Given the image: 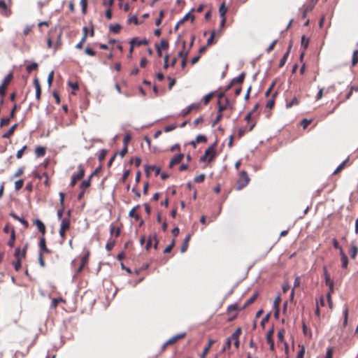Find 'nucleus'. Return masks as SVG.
I'll return each mask as SVG.
<instances>
[{"mask_svg":"<svg viewBox=\"0 0 358 358\" xmlns=\"http://www.w3.org/2000/svg\"><path fill=\"white\" fill-rule=\"evenodd\" d=\"M217 142L215 141L211 145H210L205 151L204 155L201 157L200 162H211L217 156L216 148Z\"/></svg>","mask_w":358,"mask_h":358,"instance_id":"f257e3e1","label":"nucleus"},{"mask_svg":"<svg viewBox=\"0 0 358 358\" xmlns=\"http://www.w3.org/2000/svg\"><path fill=\"white\" fill-rule=\"evenodd\" d=\"M250 179L245 171H241L239 173L238 179L237 180L236 189L240 190L244 188L250 182Z\"/></svg>","mask_w":358,"mask_h":358,"instance_id":"f03ea898","label":"nucleus"},{"mask_svg":"<svg viewBox=\"0 0 358 358\" xmlns=\"http://www.w3.org/2000/svg\"><path fill=\"white\" fill-rule=\"evenodd\" d=\"M71 225V222L69 217H64L62 219L60 223V228L59 231V234L60 238L62 241H64L66 238V231L69 229Z\"/></svg>","mask_w":358,"mask_h":358,"instance_id":"7ed1b4c3","label":"nucleus"},{"mask_svg":"<svg viewBox=\"0 0 358 358\" xmlns=\"http://www.w3.org/2000/svg\"><path fill=\"white\" fill-rule=\"evenodd\" d=\"M78 172L77 173H73L72 176L71 181L70 183L71 187H74L76 182L82 179L85 176V169L82 164H80L78 166Z\"/></svg>","mask_w":358,"mask_h":358,"instance_id":"20e7f679","label":"nucleus"},{"mask_svg":"<svg viewBox=\"0 0 358 358\" xmlns=\"http://www.w3.org/2000/svg\"><path fill=\"white\" fill-rule=\"evenodd\" d=\"M13 79V74L9 73L7 75L3 80V83L0 85V96L3 97L6 94V88L9 85L10 83Z\"/></svg>","mask_w":358,"mask_h":358,"instance_id":"39448f33","label":"nucleus"},{"mask_svg":"<svg viewBox=\"0 0 358 358\" xmlns=\"http://www.w3.org/2000/svg\"><path fill=\"white\" fill-rule=\"evenodd\" d=\"M27 250V244H26L23 249L21 250L20 248H16L15 250L14 257L16 260L22 261L25 258Z\"/></svg>","mask_w":358,"mask_h":358,"instance_id":"423d86ee","label":"nucleus"},{"mask_svg":"<svg viewBox=\"0 0 358 358\" xmlns=\"http://www.w3.org/2000/svg\"><path fill=\"white\" fill-rule=\"evenodd\" d=\"M245 77V73L243 72L238 77L233 78L230 84L227 87L226 91L229 90L236 84H241L244 81Z\"/></svg>","mask_w":358,"mask_h":358,"instance_id":"0eeeda50","label":"nucleus"},{"mask_svg":"<svg viewBox=\"0 0 358 358\" xmlns=\"http://www.w3.org/2000/svg\"><path fill=\"white\" fill-rule=\"evenodd\" d=\"M224 104H222L220 101H218V113H222L227 108L233 110V105L229 103L228 98H224Z\"/></svg>","mask_w":358,"mask_h":358,"instance_id":"6e6552de","label":"nucleus"},{"mask_svg":"<svg viewBox=\"0 0 358 358\" xmlns=\"http://www.w3.org/2000/svg\"><path fill=\"white\" fill-rule=\"evenodd\" d=\"M273 329L272 328L266 333V342L270 346V350L273 352L275 350L274 341L273 339Z\"/></svg>","mask_w":358,"mask_h":358,"instance_id":"1a4fd4ad","label":"nucleus"},{"mask_svg":"<svg viewBox=\"0 0 358 358\" xmlns=\"http://www.w3.org/2000/svg\"><path fill=\"white\" fill-rule=\"evenodd\" d=\"M33 84L36 89V99H37L38 101H39L41 99L42 90H41V85L39 83V80L37 77H36L34 78Z\"/></svg>","mask_w":358,"mask_h":358,"instance_id":"9d476101","label":"nucleus"},{"mask_svg":"<svg viewBox=\"0 0 358 358\" xmlns=\"http://www.w3.org/2000/svg\"><path fill=\"white\" fill-rule=\"evenodd\" d=\"M241 334V328L238 327L236 330L232 334L231 336V341H234V345L236 348L239 347V336Z\"/></svg>","mask_w":358,"mask_h":358,"instance_id":"9b49d317","label":"nucleus"},{"mask_svg":"<svg viewBox=\"0 0 358 358\" xmlns=\"http://www.w3.org/2000/svg\"><path fill=\"white\" fill-rule=\"evenodd\" d=\"M34 224L36 226L38 230L41 233L42 237H45V234L46 233V227L43 222L41 220L36 219L34 221Z\"/></svg>","mask_w":358,"mask_h":358,"instance_id":"f8f14e48","label":"nucleus"},{"mask_svg":"<svg viewBox=\"0 0 358 358\" xmlns=\"http://www.w3.org/2000/svg\"><path fill=\"white\" fill-rule=\"evenodd\" d=\"M186 336V333L182 332L178 334L175 335L174 336L171 337L170 339H169L166 342V345H173L175 343H176L178 340L182 339Z\"/></svg>","mask_w":358,"mask_h":358,"instance_id":"ddd939ff","label":"nucleus"},{"mask_svg":"<svg viewBox=\"0 0 358 358\" xmlns=\"http://www.w3.org/2000/svg\"><path fill=\"white\" fill-rule=\"evenodd\" d=\"M39 248L41 254L47 253L50 254L51 250L46 247V241L45 237H41L39 241Z\"/></svg>","mask_w":358,"mask_h":358,"instance_id":"4468645a","label":"nucleus"},{"mask_svg":"<svg viewBox=\"0 0 358 358\" xmlns=\"http://www.w3.org/2000/svg\"><path fill=\"white\" fill-rule=\"evenodd\" d=\"M83 36L81 38L80 41L76 45V48L77 49H82L83 48L84 43L86 42L87 37V33H88V29L87 27H84L83 28Z\"/></svg>","mask_w":358,"mask_h":358,"instance_id":"2eb2a0df","label":"nucleus"},{"mask_svg":"<svg viewBox=\"0 0 358 358\" xmlns=\"http://www.w3.org/2000/svg\"><path fill=\"white\" fill-rule=\"evenodd\" d=\"M184 155L183 154H178L175 155L171 160L169 163V167L172 168L176 164H179L183 159Z\"/></svg>","mask_w":358,"mask_h":358,"instance_id":"dca6fc26","label":"nucleus"},{"mask_svg":"<svg viewBox=\"0 0 358 358\" xmlns=\"http://www.w3.org/2000/svg\"><path fill=\"white\" fill-rule=\"evenodd\" d=\"M16 239L15 230L14 227H12L10 229V238L7 243L8 246L10 248H13L15 245V242Z\"/></svg>","mask_w":358,"mask_h":358,"instance_id":"f3484780","label":"nucleus"},{"mask_svg":"<svg viewBox=\"0 0 358 358\" xmlns=\"http://www.w3.org/2000/svg\"><path fill=\"white\" fill-rule=\"evenodd\" d=\"M341 266L343 268H346L348 265V258L345 253L343 252V250H341Z\"/></svg>","mask_w":358,"mask_h":358,"instance_id":"a211bd4d","label":"nucleus"},{"mask_svg":"<svg viewBox=\"0 0 358 358\" xmlns=\"http://www.w3.org/2000/svg\"><path fill=\"white\" fill-rule=\"evenodd\" d=\"M300 103V99L295 96L290 101H286V108H291L293 106H298Z\"/></svg>","mask_w":358,"mask_h":358,"instance_id":"6ab92c4d","label":"nucleus"},{"mask_svg":"<svg viewBox=\"0 0 358 358\" xmlns=\"http://www.w3.org/2000/svg\"><path fill=\"white\" fill-rule=\"evenodd\" d=\"M130 43H132V45H134L135 46H140L142 45H145L148 44V41L145 38L140 40L138 38H134L130 41Z\"/></svg>","mask_w":358,"mask_h":358,"instance_id":"aec40b11","label":"nucleus"},{"mask_svg":"<svg viewBox=\"0 0 358 358\" xmlns=\"http://www.w3.org/2000/svg\"><path fill=\"white\" fill-rule=\"evenodd\" d=\"M190 238H191V234H189L185 238L183 243L181 245V248H180L181 252H185L187 250Z\"/></svg>","mask_w":358,"mask_h":358,"instance_id":"412c9836","label":"nucleus"},{"mask_svg":"<svg viewBox=\"0 0 358 358\" xmlns=\"http://www.w3.org/2000/svg\"><path fill=\"white\" fill-rule=\"evenodd\" d=\"M349 253L352 259H355L356 258L357 255L358 253V248L356 245H355L353 242L351 243V246L349 250Z\"/></svg>","mask_w":358,"mask_h":358,"instance_id":"4be33fe9","label":"nucleus"},{"mask_svg":"<svg viewBox=\"0 0 358 358\" xmlns=\"http://www.w3.org/2000/svg\"><path fill=\"white\" fill-rule=\"evenodd\" d=\"M17 124H14L9 129V130L7 132H6L5 134H3L2 135V138H10L13 135V134H14L15 129H17Z\"/></svg>","mask_w":358,"mask_h":358,"instance_id":"5701e85b","label":"nucleus"},{"mask_svg":"<svg viewBox=\"0 0 358 358\" xmlns=\"http://www.w3.org/2000/svg\"><path fill=\"white\" fill-rule=\"evenodd\" d=\"M215 343V341L213 340V339H209L208 340V345L204 348L203 350V353H202V355H201V358H205L206 356L207 355V354L208 353L210 348L212 347V345Z\"/></svg>","mask_w":358,"mask_h":358,"instance_id":"b1692460","label":"nucleus"},{"mask_svg":"<svg viewBox=\"0 0 358 358\" xmlns=\"http://www.w3.org/2000/svg\"><path fill=\"white\" fill-rule=\"evenodd\" d=\"M10 215L12 217H13L15 220H17V221L20 222L24 225V227L25 228H27V227H29V223H28V222H27L26 220H24V218H21V217H20L18 215H16L15 213H10Z\"/></svg>","mask_w":358,"mask_h":358,"instance_id":"393cba45","label":"nucleus"},{"mask_svg":"<svg viewBox=\"0 0 358 358\" xmlns=\"http://www.w3.org/2000/svg\"><path fill=\"white\" fill-rule=\"evenodd\" d=\"M278 92H275L273 94L272 97L267 101L266 107L272 109L275 105V99L277 96Z\"/></svg>","mask_w":358,"mask_h":358,"instance_id":"a878e982","label":"nucleus"},{"mask_svg":"<svg viewBox=\"0 0 358 358\" xmlns=\"http://www.w3.org/2000/svg\"><path fill=\"white\" fill-rule=\"evenodd\" d=\"M324 280H325L326 285L328 286V287H329V292H334V280L331 278H326V279H324Z\"/></svg>","mask_w":358,"mask_h":358,"instance_id":"bb28decb","label":"nucleus"},{"mask_svg":"<svg viewBox=\"0 0 358 358\" xmlns=\"http://www.w3.org/2000/svg\"><path fill=\"white\" fill-rule=\"evenodd\" d=\"M349 161V158H347L344 162H343L334 171L333 174L334 175H337L343 169H345V167L346 166V164L348 163V162Z\"/></svg>","mask_w":358,"mask_h":358,"instance_id":"cd10ccee","label":"nucleus"},{"mask_svg":"<svg viewBox=\"0 0 358 358\" xmlns=\"http://www.w3.org/2000/svg\"><path fill=\"white\" fill-rule=\"evenodd\" d=\"M348 313H349V308L347 306H345V308L343 310V327L345 328L348 324Z\"/></svg>","mask_w":358,"mask_h":358,"instance_id":"c85d7f7f","label":"nucleus"},{"mask_svg":"<svg viewBox=\"0 0 358 358\" xmlns=\"http://www.w3.org/2000/svg\"><path fill=\"white\" fill-rule=\"evenodd\" d=\"M35 154L38 157H43L45 155V148L41 146L36 148Z\"/></svg>","mask_w":358,"mask_h":358,"instance_id":"c756f323","label":"nucleus"},{"mask_svg":"<svg viewBox=\"0 0 358 358\" xmlns=\"http://www.w3.org/2000/svg\"><path fill=\"white\" fill-rule=\"evenodd\" d=\"M257 296H258L257 293H255L250 299H248L245 301V303L243 307V309L248 307V306L251 305L252 303H253L255 302V301L257 299Z\"/></svg>","mask_w":358,"mask_h":358,"instance_id":"7c9ffc66","label":"nucleus"},{"mask_svg":"<svg viewBox=\"0 0 358 358\" xmlns=\"http://www.w3.org/2000/svg\"><path fill=\"white\" fill-rule=\"evenodd\" d=\"M227 10V7L225 6L224 2H223L219 8V13L221 17H225Z\"/></svg>","mask_w":358,"mask_h":358,"instance_id":"2f4dec72","label":"nucleus"},{"mask_svg":"<svg viewBox=\"0 0 358 358\" xmlns=\"http://www.w3.org/2000/svg\"><path fill=\"white\" fill-rule=\"evenodd\" d=\"M60 302H65V300L63 299L62 297H59V298H54L52 300V303H51V307L52 308H56L58 306V303H60Z\"/></svg>","mask_w":358,"mask_h":358,"instance_id":"473e14b6","label":"nucleus"},{"mask_svg":"<svg viewBox=\"0 0 358 358\" xmlns=\"http://www.w3.org/2000/svg\"><path fill=\"white\" fill-rule=\"evenodd\" d=\"M109 29L110 31L113 32L114 34H117L120 32V31L121 29V26L119 24H110L109 26Z\"/></svg>","mask_w":358,"mask_h":358,"instance_id":"72a5a7b5","label":"nucleus"},{"mask_svg":"<svg viewBox=\"0 0 358 358\" xmlns=\"http://www.w3.org/2000/svg\"><path fill=\"white\" fill-rule=\"evenodd\" d=\"M91 184V179L88 178L87 180H83L80 185V187L82 190L85 191L87 188H88L90 186Z\"/></svg>","mask_w":358,"mask_h":358,"instance_id":"f704fd0d","label":"nucleus"},{"mask_svg":"<svg viewBox=\"0 0 358 358\" xmlns=\"http://www.w3.org/2000/svg\"><path fill=\"white\" fill-rule=\"evenodd\" d=\"M358 63V49H356L353 51L352 59V66H355Z\"/></svg>","mask_w":358,"mask_h":358,"instance_id":"c9c22d12","label":"nucleus"},{"mask_svg":"<svg viewBox=\"0 0 358 358\" xmlns=\"http://www.w3.org/2000/svg\"><path fill=\"white\" fill-rule=\"evenodd\" d=\"M195 142H197V143H205L207 142V137L203 134H199L196 137Z\"/></svg>","mask_w":358,"mask_h":358,"instance_id":"e433bc0d","label":"nucleus"},{"mask_svg":"<svg viewBox=\"0 0 358 358\" xmlns=\"http://www.w3.org/2000/svg\"><path fill=\"white\" fill-rule=\"evenodd\" d=\"M303 333L305 336H308L310 338L312 337V331L310 329L308 328L304 322H303Z\"/></svg>","mask_w":358,"mask_h":358,"instance_id":"4c0bfd02","label":"nucleus"},{"mask_svg":"<svg viewBox=\"0 0 358 358\" xmlns=\"http://www.w3.org/2000/svg\"><path fill=\"white\" fill-rule=\"evenodd\" d=\"M280 301V299L279 296L276 297L275 299L274 300L273 303H274L275 308H276L275 312V317H278V314H279L278 305H279Z\"/></svg>","mask_w":358,"mask_h":358,"instance_id":"58836bf2","label":"nucleus"},{"mask_svg":"<svg viewBox=\"0 0 358 358\" xmlns=\"http://www.w3.org/2000/svg\"><path fill=\"white\" fill-rule=\"evenodd\" d=\"M23 185H24V180L23 179H20V180H17L15 182V189L16 191H19L20 189H22V187H23Z\"/></svg>","mask_w":358,"mask_h":358,"instance_id":"ea45409f","label":"nucleus"},{"mask_svg":"<svg viewBox=\"0 0 358 358\" xmlns=\"http://www.w3.org/2000/svg\"><path fill=\"white\" fill-rule=\"evenodd\" d=\"M213 93L211 92V93H209L208 94H206V96H203V103L204 105H207L210 101L211 100V99L213 98Z\"/></svg>","mask_w":358,"mask_h":358,"instance_id":"a19ab883","label":"nucleus"},{"mask_svg":"<svg viewBox=\"0 0 358 358\" xmlns=\"http://www.w3.org/2000/svg\"><path fill=\"white\" fill-rule=\"evenodd\" d=\"M215 35V31H213L211 32L210 36L207 40V45L208 46H210V45H213V43H216V41H215V40H214Z\"/></svg>","mask_w":358,"mask_h":358,"instance_id":"79ce46f5","label":"nucleus"},{"mask_svg":"<svg viewBox=\"0 0 358 358\" xmlns=\"http://www.w3.org/2000/svg\"><path fill=\"white\" fill-rule=\"evenodd\" d=\"M38 69V64L36 62L31 63L30 65L27 66L26 69L27 71L30 73L32 71L37 70Z\"/></svg>","mask_w":358,"mask_h":358,"instance_id":"37998d69","label":"nucleus"},{"mask_svg":"<svg viewBox=\"0 0 358 358\" xmlns=\"http://www.w3.org/2000/svg\"><path fill=\"white\" fill-rule=\"evenodd\" d=\"M110 234L112 235H115V237H118L120 234V229L117 227H115L114 226L110 227Z\"/></svg>","mask_w":358,"mask_h":358,"instance_id":"c03bdc74","label":"nucleus"},{"mask_svg":"<svg viewBox=\"0 0 358 358\" xmlns=\"http://www.w3.org/2000/svg\"><path fill=\"white\" fill-rule=\"evenodd\" d=\"M149 170L155 171V175L157 176L160 173L161 169L155 166H150L145 169V171L148 173Z\"/></svg>","mask_w":358,"mask_h":358,"instance_id":"a18cd8bd","label":"nucleus"},{"mask_svg":"<svg viewBox=\"0 0 358 358\" xmlns=\"http://www.w3.org/2000/svg\"><path fill=\"white\" fill-rule=\"evenodd\" d=\"M175 243H176V241L174 239H173L171 243L168 246H166V248L164 249V253H165V254L169 253L173 248Z\"/></svg>","mask_w":358,"mask_h":358,"instance_id":"49530a36","label":"nucleus"},{"mask_svg":"<svg viewBox=\"0 0 358 358\" xmlns=\"http://www.w3.org/2000/svg\"><path fill=\"white\" fill-rule=\"evenodd\" d=\"M301 43V46L304 49H306L309 44V39L308 38H306L305 36H302Z\"/></svg>","mask_w":358,"mask_h":358,"instance_id":"de8ad7c7","label":"nucleus"},{"mask_svg":"<svg viewBox=\"0 0 358 358\" xmlns=\"http://www.w3.org/2000/svg\"><path fill=\"white\" fill-rule=\"evenodd\" d=\"M10 119H11L10 117L1 118V122H0V127H3L8 125V124L10 123Z\"/></svg>","mask_w":358,"mask_h":358,"instance_id":"09e8293b","label":"nucleus"},{"mask_svg":"<svg viewBox=\"0 0 358 358\" xmlns=\"http://www.w3.org/2000/svg\"><path fill=\"white\" fill-rule=\"evenodd\" d=\"M206 176L204 173H201L194 178L195 182L200 183L204 181Z\"/></svg>","mask_w":358,"mask_h":358,"instance_id":"8fccbe9b","label":"nucleus"},{"mask_svg":"<svg viewBox=\"0 0 358 358\" xmlns=\"http://www.w3.org/2000/svg\"><path fill=\"white\" fill-rule=\"evenodd\" d=\"M107 152H108L107 150H105V149L101 150L100 151V153H99V155L98 156V159H99V162H101L102 161L104 160V159H105V157H106V156L107 155Z\"/></svg>","mask_w":358,"mask_h":358,"instance_id":"3c124183","label":"nucleus"},{"mask_svg":"<svg viewBox=\"0 0 358 358\" xmlns=\"http://www.w3.org/2000/svg\"><path fill=\"white\" fill-rule=\"evenodd\" d=\"M312 120L303 119L301 122V125L303 129H306L308 127V125L312 123Z\"/></svg>","mask_w":358,"mask_h":358,"instance_id":"603ef678","label":"nucleus"},{"mask_svg":"<svg viewBox=\"0 0 358 358\" xmlns=\"http://www.w3.org/2000/svg\"><path fill=\"white\" fill-rule=\"evenodd\" d=\"M188 19H191V21L193 22L194 20V15H191L190 13L186 14L183 18L180 21V23H183Z\"/></svg>","mask_w":358,"mask_h":358,"instance_id":"864d4df0","label":"nucleus"},{"mask_svg":"<svg viewBox=\"0 0 358 358\" xmlns=\"http://www.w3.org/2000/svg\"><path fill=\"white\" fill-rule=\"evenodd\" d=\"M85 52L86 55H89V56H95L96 55V52L92 49L90 47L87 46L85 50Z\"/></svg>","mask_w":358,"mask_h":358,"instance_id":"5fc2aeb1","label":"nucleus"},{"mask_svg":"<svg viewBox=\"0 0 358 358\" xmlns=\"http://www.w3.org/2000/svg\"><path fill=\"white\" fill-rule=\"evenodd\" d=\"M156 45H159L161 49L166 50L169 45L167 41L162 39L159 45L157 44Z\"/></svg>","mask_w":358,"mask_h":358,"instance_id":"6e6d98bb","label":"nucleus"},{"mask_svg":"<svg viewBox=\"0 0 358 358\" xmlns=\"http://www.w3.org/2000/svg\"><path fill=\"white\" fill-rule=\"evenodd\" d=\"M27 148V145L23 146L20 150H19L16 154V157L17 159H21L23 156V154L25 150Z\"/></svg>","mask_w":358,"mask_h":358,"instance_id":"4d7b16f0","label":"nucleus"},{"mask_svg":"<svg viewBox=\"0 0 358 358\" xmlns=\"http://www.w3.org/2000/svg\"><path fill=\"white\" fill-rule=\"evenodd\" d=\"M13 265L15 268V270L16 271H18L21 268L22 261L15 259V261L13 263Z\"/></svg>","mask_w":358,"mask_h":358,"instance_id":"13d9d810","label":"nucleus"},{"mask_svg":"<svg viewBox=\"0 0 358 358\" xmlns=\"http://www.w3.org/2000/svg\"><path fill=\"white\" fill-rule=\"evenodd\" d=\"M80 5L82 6V13L85 14L87 6V0H80Z\"/></svg>","mask_w":358,"mask_h":358,"instance_id":"bf43d9fd","label":"nucleus"},{"mask_svg":"<svg viewBox=\"0 0 358 358\" xmlns=\"http://www.w3.org/2000/svg\"><path fill=\"white\" fill-rule=\"evenodd\" d=\"M129 215L131 217H134L136 220L139 219V215L136 213L135 208L129 211Z\"/></svg>","mask_w":358,"mask_h":358,"instance_id":"052dcab7","label":"nucleus"},{"mask_svg":"<svg viewBox=\"0 0 358 358\" xmlns=\"http://www.w3.org/2000/svg\"><path fill=\"white\" fill-rule=\"evenodd\" d=\"M285 331L284 329H280L278 332V338L279 341L283 342L284 341V336H285Z\"/></svg>","mask_w":358,"mask_h":358,"instance_id":"680f3d73","label":"nucleus"},{"mask_svg":"<svg viewBox=\"0 0 358 358\" xmlns=\"http://www.w3.org/2000/svg\"><path fill=\"white\" fill-rule=\"evenodd\" d=\"M53 79H54V71H52L50 72V73L48 74V84L49 87H50L52 85Z\"/></svg>","mask_w":358,"mask_h":358,"instance_id":"e2e57ef3","label":"nucleus"},{"mask_svg":"<svg viewBox=\"0 0 358 358\" xmlns=\"http://www.w3.org/2000/svg\"><path fill=\"white\" fill-rule=\"evenodd\" d=\"M222 118V113H218L216 118L214 120L212 126L215 127Z\"/></svg>","mask_w":358,"mask_h":358,"instance_id":"0e129e2a","label":"nucleus"},{"mask_svg":"<svg viewBox=\"0 0 358 358\" xmlns=\"http://www.w3.org/2000/svg\"><path fill=\"white\" fill-rule=\"evenodd\" d=\"M334 349L331 347H329L327 350L326 357L325 358H333Z\"/></svg>","mask_w":358,"mask_h":358,"instance_id":"69168bd1","label":"nucleus"},{"mask_svg":"<svg viewBox=\"0 0 358 358\" xmlns=\"http://www.w3.org/2000/svg\"><path fill=\"white\" fill-rule=\"evenodd\" d=\"M68 85L73 89L74 91L78 90L79 89L78 84L77 83H73L71 81H69L68 83Z\"/></svg>","mask_w":358,"mask_h":358,"instance_id":"338daca9","label":"nucleus"},{"mask_svg":"<svg viewBox=\"0 0 358 358\" xmlns=\"http://www.w3.org/2000/svg\"><path fill=\"white\" fill-rule=\"evenodd\" d=\"M305 348L301 346V350L298 352L296 358H304Z\"/></svg>","mask_w":358,"mask_h":358,"instance_id":"774afa93","label":"nucleus"}]
</instances>
